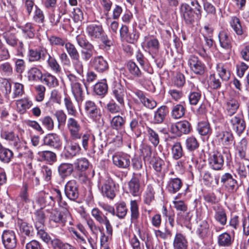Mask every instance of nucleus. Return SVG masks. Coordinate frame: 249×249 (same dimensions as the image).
<instances>
[{"instance_id": "obj_1", "label": "nucleus", "mask_w": 249, "mask_h": 249, "mask_svg": "<svg viewBox=\"0 0 249 249\" xmlns=\"http://www.w3.org/2000/svg\"><path fill=\"white\" fill-rule=\"evenodd\" d=\"M86 32L89 37L92 40L101 39L107 45H109L110 41L105 35L101 24L91 23L87 25Z\"/></svg>"}, {"instance_id": "obj_2", "label": "nucleus", "mask_w": 249, "mask_h": 249, "mask_svg": "<svg viewBox=\"0 0 249 249\" xmlns=\"http://www.w3.org/2000/svg\"><path fill=\"white\" fill-rule=\"evenodd\" d=\"M70 82L71 91L76 100L78 103H81L84 98L83 87L80 83V79L73 74L70 73L67 75Z\"/></svg>"}, {"instance_id": "obj_3", "label": "nucleus", "mask_w": 249, "mask_h": 249, "mask_svg": "<svg viewBox=\"0 0 249 249\" xmlns=\"http://www.w3.org/2000/svg\"><path fill=\"white\" fill-rule=\"evenodd\" d=\"M100 186L104 196L111 199L115 196V183L109 176L107 175L100 180Z\"/></svg>"}, {"instance_id": "obj_4", "label": "nucleus", "mask_w": 249, "mask_h": 249, "mask_svg": "<svg viewBox=\"0 0 249 249\" xmlns=\"http://www.w3.org/2000/svg\"><path fill=\"white\" fill-rule=\"evenodd\" d=\"M187 65L190 71L196 75H203L206 70L205 64L196 55H190L187 58Z\"/></svg>"}, {"instance_id": "obj_5", "label": "nucleus", "mask_w": 249, "mask_h": 249, "mask_svg": "<svg viewBox=\"0 0 249 249\" xmlns=\"http://www.w3.org/2000/svg\"><path fill=\"white\" fill-rule=\"evenodd\" d=\"M84 110L87 116L93 121L97 122L100 120L102 116L101 110L94 102L90 100L86 101Z\"/></svg>"}, {"instance_id": "obj_6", "label": "nucleus", "mask_w": 249, "mask_h": 249, "mask_svg": "<svg viewBox=\"0 0 249 249\" xmlns=\"http://www.w3.org/2000/svg\"><path fill=\"white\" fill-rule=\"evenodd\" d=\"M67 128L73 140L80 139L81 137V126L79 122L73 117L68 119L66 123Z\"/></svg>"}, {"instance_id": "obj_7", "label": "nucleus", "mask_w": 249, "mask_h": 249, "mask_svg": "<svg viewBox=\"0 0 249 249\" xmlns=\"http://www.w3.org/2000/svg\"><path fill=\"white\" fill-rule=\"evenodd\" d=\"M180 11L181 17L187 24H192L196 20L200 19L196 16L193 8L188 4H182L180 6Z\"/></svg>"}, {"instance_id": "obj_8", "label": "nucleus", "mask_w": 249, "mask_h": 249, "mask_svg": "<svg viewBox=\"0 0 249 249\" xmlns=\"http://www.w3.org/2000/svg\"><path fill=\"white\" fill-rule=\"evenodd\" d=\"M120 35L121 39L129 43H134L138 39L140 34L136 29H133L131 32H129L126 25H122L120 29Z\"/></svg>"}, {"instance_id": "obj_9", "label": "nucleus", "mask_w": 249, "mask_h": 249, "mask_svg": "<svg viewBox=\"0 0 249 249\" xmlns=\"http://www.w3.org/2000/svg\"><path fill=\"white\" fill-rule=\"evenodd\" d=\"M130 156L126 153H116L112 156L113 163L118 168L128 169L130 165Z\"/></svg>"}, {"instance_id": "obj_10", "label": "nucleus", "mask_w": 249, "mask_h": 249, "mask_svg": "<svg viewBox=\"0 0 249 249\" xmlns=\"http://www.w3.org/2000/svg\"><path fill=\"white\" fill-rule=\"evenodd\" d=\"M90 67L99 72H103L108 69L107 60L102 56H97L92 58L89 62Z\"/></svg>"}, {"instance_id": "obj_11", "label": "nucleus", "mask_w": 249, "mask_h": 249, "mask_svg": "<svg viewBox=\"0 0 249 249\" xmlns=\"http://www.w3.org/2000/svg\"><path fill=\"white\" fill-rule=\"evenodd\" d=\"M3 37L6 43L9 46L15 47L18 45V49L16 55L23 56V44L22 41H18L16 36L11 33H6L3 35Z\"/></svg>"}, {"instance_id": "obj_12", "label": "nucleus", "mask_w": 249, "mask_h": 249, "mask_svg": "<svg viewBox=\"0 0 249 249\" xmlns=\"http://www.w3.org/2000/svg\"><path fill=\"white\" fill-rule=\"evenodd\" d=\"M65 193L66 196L70 200H75L78 198V185L75 180H71L66 184Z\"/></svg>"}, {"instance_id": "obj_13", "label": "nucleus", "mask_w": 249, "mask_h": 249, "mask_svg": "<svg viewBox=\"0 0 249 249\" xmlns=\"http://www.w3.org/2000/svg\"><path fill=\"white\" fill-rule=\"evenodd\" d=\"M190 131V124L186 121L173 124L171 126V131L177 136H180L182 134H187Z\"/></svg>"}, {"instance_id": "obj_14", "label": "nucleus", "mask_w": 249, "mask_h": 249, "mask_svg": "<svg viewBox=\"0 0 249 249\" xmlns=\"http://www.w3.org/2000/svg\"><path fill=\"white\" fill-rule=\"evenodd\" d=\"M230 124L232 129L238 135H240L246 128L245 122L242 118L241 115L237 114L231 117L230 119Z\"/></svg>"}, {"instance_id": "obj_15", "label": "nucleus", "mask_w": 249, "mask_h": 249, "mask_svg": "<svg viewBox=\"0 0 249 249\" xmlns=\"http://www.w3.org/2000/svg\"><path fill=\"white\" fill-rule=\"evenodd\" d=\"M2 240L4 247L7 249H14L17 246L16 235L12 231H4L2 235Z\"/></svg>"}, {"instance_id": "obj_16", "label": "nucleus", "mask_w": 249, "mask_h": 249, "mask_svg": "<svg viewBox=\"0 0 249 249\" xmlns=\"http://www.w3.org/2000/svg\"><path fill=\"white\" fill-rule=\"evenodd\" d=\"M209 163L210 167L213 170H220L223 166L224 158L220 152H214L210 156Z\"/></svg>"}, {"instance_id": "obj_17", "label": "nucleus", "mask_w": 249, "mask_h": 249, "mask_svg": "<svg viewBox=\"0 0 249 249\" xmlns=\"http://www.w3.org/2000/svg\"><path fill=\"white\" fill-rule=\"evenodd\" d=\"M47 53V51L45 49L38 50L29 49L27 53V58L29 62L39 61L41 59L44 60Z\"/></svg>"}, {"instance_id": "obj_18", "label": "nucleus", "mask_w": 249, "mask_h": 249, "mask_svg": "<svg viewBox=\"0 0 249 249\" xmlns=\"http://www.w3.org/2000/svg\"><path fill=\"white\" fill-rule=\"evenodd\" d=\"M145 48L152 55L153 58H155V54L159 51L160 48V43L159 40L156 38L145 37Z\"/></svg>"}, {"instance_id": "obj_19", "label": "nucleus", "mask_w": 249, "mask_h": 249, "mask_svg": "<svg viewBox=\"0 0 249 249\" xmlns=\"http://www.w3.org/2000/svg\"><path fill=\"white\" fill-rule=\"evenodd\" d=\"M182 185L179 178H170L167 182L166 189L169 193L174 194L179 191Z\"/></svg>"}, {"instance_id": "obj_20", "label": "nucleus", "mask_w": 249, "mask_h": 249, "mask_svg": "<svg viewBox=\"0 0 249 249\" xmlns=\"http://www.w3.org/2000/svg\"><path fill=\"white\" fill-rule=\"evenodd\" d=\"M231 232L233 235L225 232L219 234L217 237V244L219 246L228 247L231 245L234 241V231Z\"/></svg>"}, {"instance_id": "obj_21", "label": "nucleus", "mask_w": 249, "mask_h": 249, "mask_svg": "<svg viewBox=\"0 0 249 249\" xmlns=\"http://www.w3.org/2000/svg\"><path fill=\"white\" fill-rule=\"evenodd\" d=\"M45 145L58 148L60 147L61 143L59 137L55 133H50L43 138Z\"/></svg>"}, {"instance_id": "obj_22", "label": "nucleus", "mask_w": 249, "mask_h": 249, "mask_svg": "<svg viewBox=\"0 0 249 249\" xmlns=\"http://www.w3.org/2000/svg\"><path fill=\"white\" fill-rule=\"evenodd\" d=\"M220 46L225 50H231L232 47L231 38L228 33L224 30L220 31L218 35Z\"/></svg>"}, {"instance_id": "obj_23", "label": "nucleus", "mask_w": 249, "mask_h": 249, "mask_svg": "<svg viewBox=\"0 0 249 249\" xmlns=\"http://www.w3.org/2000/svg\"><path fill=\"white\" fill-rule=\"evenodd\" d=\"M112 93L113 96L120 106H124L125 90L122 85L120 83L116 84L113 89Z\"/></svg>"}, {"instance_id": "obj_24", "label": "nucleus", "mask_w": 249, "mask_h": 249, "mask_svg": "<svg viewBox=\"0 0 249 249\" xmlns=\"http://www.w3.org/2000/svg\"><path fill=\"white\" fill-rule=\"evenodd\" d=\"M31 203L32 200L29 198V196L27 192V185L25 184L23 190L21 191L19 196L18 205L19 207H24L27 209Z\"/></svg>"}, {"instance_id": "obj_25", "label": "nucleus", "mask_w": 249, "mask_h": 249, "mask_svg": "<svg viewBox=\"0 0 249 249\" xmlns=\"http://www.w3.org/2000/svg\"><path fill=\"white\" fill-rule=\"evenodd\" d=\"M91 214L95 220L99 224L104 225L105 227L111 225L107 217L98 208H94L91 210Z\"/></svg>"}, {"instance_id": "obj_26", "label": "nucleus", "mask_w": 249, "mask_h": 249, "mask_svg": "<svg viewBox=\"0 0 249 249\" xmlns=\"http://www.w3.org/2000/svg\"><path fill=\"white\" fill-rule=\"evenodd\" d=\"M106 227V232H101L100 237V244L102 246H108L112 241L113 228L111 225H108Z\"/></svg>"}, {"instance_id": "obj_27", "label": "nucleus", "mask_w": 249, "mask_h": 249, "mask_svg": "<svg viewBox=\"0 0 249 249\" xmlns=\"http://www.w3.org/2000/svg\"><path fill=\"white\" fill-rule=\"evenodd\" d=\"M174 249H187L188 242L185 236L180 233L176 234L173 241Z\"/></svg>"}, {"instance_id": "obj_28", "label": "nucleus", "mask_w": 249, "mask_h": 249, "mask_svg": "<svg viewBox=\"0 0 249 249\" xmlns=\"http://www.w3.org/2000/svg\"><path fill=\"white\" fill-rule=\"evenodd\" d=\"M65 214H62L60 212L53 211L51 213L50 220L56 223L64 225L66 222L67 217L69 216V213L68 211L67 207H66V209H65Z\"/></svg>"}, {"instance_id": "obj_29", "label": "nucleus", "mask_w": 249, "mask_h": 249, "mask_svg": "<svg viewBox=\"0 0 249 249\" xmlns=\"http://www.w3.org/2000/svg\"><path fill=\"white\" fill-rule=\"evenodd\" d=\"M16 109L21 114L25 113L27 109L30 108L32 105V102L28 98H23L16 101Z\"/></svg>"}, {"instance_id": "obj_30", "label": "nucleus", "mask_w": 249, "mask_h": 249, "mask_svg": "<svg viewBox=\"0 0 249 249\" xmlns=\"http://www.w3.org/2000/svg\"><path fill=\"white\" fill-rule=\"evenodd\" d=\"M168 112V107L166 106H161L159 107L154 113L153 122L158 124L162 123Z\"/></svg>"}, {"instance_id": "obj_31", "label": "nucleus", "mask_w": 249, "mask_h": 249, "mask_svg": "<svg viewBox=\"0 0 249 249\" xmlns=\"http://www.w3.org/2000/svg\"><path fill=\"white\" fill-rule=\"evenodd\" d=\"M47 54L48 56L46 60L48 67L55 73L60 74L62 72V69L56 58L48 53Z\"/></svg>"}, {"instance_id": "obj_32", "label": "nucleus", "mask_w": 249, "mask_h": 249, "mask_svg": "<svg viewBox=\"0 0 249 249\" xmlns=\"http://www.w3.org/2000/svg\"><path fill=\"white\" fill-rule=\"evenodd\" d=\"M240 106L239 101L235 98L229 99L226 104L225 108L227 114L231 116L236 113Z\"/></svg>"}, {"instance_id": "obj_33", "label": "nucleus", "mask_w": 249, "mask_h": 249, "mask_svg": "<svg viewBox=\"0 0 249 249\" xmlns=\"http://www.w3.org/2000/svg\"><path fill=\"white\" fill-rule=\"evenodd\" d=\"M217 137L222 144L227 146L231 144L233 139L232 133L229 131H222L217 135Z\"/></svg>"}, {"instance_id": "obj_34", "label": "nucleus", "mask_w": 249, "mask_h": 249, "mask_svg": "<svg viewBox=\"0 0 249 249\" xmlns=\"http://www.w3.org/2000/svg\"><path fill=\"white\" fill-rule=\"evenodd\" d=\"M125 124V118L120 115H116L112 118L110 121L111 127L115 130L122 129Z\"/></svg>"}, {"instance_id": "obj_35", "label": "nucleus", "mask_w": 249, "mask_h": 249, "mask_svg": "<svg viewBox=\"0 0 249 249\" xmlns=\"http://www.w3.org/2000/svg\"><path fill=\"white\" fill-rule=\"evenodd\" d=\"M45 218L44 211L42 209L35 212L34 219L36 229L44 228Z\"/></svg>"}, {"instance_id": "obj_36", "label": "nucleus", "mask_w": 249, "mask_h": 249, "mask_svg": "<svg viewBox=\"0 0 249 249\" xmlns=\"http://www.w3.org/2000/svg\"><path fill=\"white\" fill-rule=\"evenodd\" d=\"M1 137L9 141L11 144H13L15 147H17L19 142L18 137L15 135L12 131H3L1 133Z\"/></svg>"}, {"instance_id": "obj_37", "label": "nucleus", "mask_w": 249, "mask_h": 249, "mask_svg": "<svg viewBox=\"0 0 249 249\" xmlns=\"http://www.w3.org/2000/svg\"><path fill=\"white\" fill-rule=\"evenodd\" d=\"M73 166L72 164L69 163H61L58 168L59 175L62 178L70 176L72 172Z\"/></svg>"}, {"instance_id": "obj_38", "label": "nucleus", "mask_w": 249, "mask_h": 249, "mask_svg": "<svg viewBox=\"0 0 249 249\" xmlns=\"http://www.w3.org/2000/svg\"><path fill=\"white\" fill-rule=\"evenodd\" d=\"M129 190L133 196H138L140 193L139 179L137 177H133L128 183Z\"/></svg>"}, {"instance_id": "obj_39", "label": "nucleus", "mask_w": 249, "mask_h": 249, "mask_svg": "<svg viewBox=\"0 0 249 249\" xmlns=\"http://www.w3.org/2000/svg\"><path fill=\"white\" fill-rule=\"evenodd\" d=\"M230 24L237 35L241 36L243 34L244 31L240 20L237 17L235 16L231 17Z\"/></svg>"}, {"instance_id": "obj_40", "label": "nucleus", "mask_w": 249, "mask_h": 249, "mask_svg": "<svg viewBox=\"0 0 249 249\" xmlns=\"http://www.w3.org/2000/svg\"><path fill=\"white\" fill-rule=\"evenodd\" d=\"M33 157L32 151L29 149H27L24 152L19 153L17 156V158L20 160L22 164L26 163L29 165L31 164Z\"/></svg>"}, {"instance_id": "obj_41", "label": "nucleus", "mask_w": 249, "mask_h": 249, "mask_svg": "<svg viewBox=\"0 0 249 249\" xmlns=\"http://www.w3.org/2000/svg\"><path fill=\"white\" fill-rule=\"evenodd\" d=\"M37 155L41 158V160L48 162H53L56 160L55 154L51 151H39Z\"/></svg>"}, {"instance_id": "obj_42", "label": "nucleus", "mask_w": 249, "mask_h": 249, "mask_svg": "<svg viewBox=\"0 0 249 249\" xmlns=\"http://www.w3.org/2000/svg\"><path fill=\"white\" fill-rule=\"evenodd\" d=\"M146 131L149 141L154 146H157L160 142L158 133L149 127H146Z\"/></svg>"}, {"instance_id": "obj_43", "label": "nucleus", "mask_w": 249, "mask_h": 249, "mask_svg": "<svg viewBox=\"0 0 249 249\" xmlns=\"http://www.w3.org/2000/svg\"><path fill=\"white\" fill-rule=\"evenodd\" d=\"M64 102L68 114L72 116H76L77 112L70 98L65 97Z\"/></svg>"}, {"instance_id": "obj_44", "label": "nucleus", "mask_w": 249, "mask_h": 249, "mask_svg": "<svg viewBox=\"0 0 249 249\" xmlns=\"http://www.w3.org/2000/svg\"><path fill=\"white\" fill-rule=\"evenodd\" d=\"M64 46L67 52L68 53L71 60L74 58L77 59L78 57L80 56L79 53L76 48L71 42H66Z\"/></svg>"}, {"instance_id": "obj_45", "label": "nucleus", "mask_w": 249, "mask_h": 249, "mask_svg": "<svg viewBox=\"0 0 249 249\" xmlns=\"http://www.w3.org/2000/svg\"><path fill=\"white\" fill-rule=\"evenodd\" d=\"M154 195L155 191L153 187L150 185H148L143 195L144 202L147 205H150L154 200Z\"/></svg>"}, {"instance_id": "obj_46", "label": "nucleus", "mask_w": 249, "mask_h": 249, "mask_svg": "<svg viewBox=\"0 0 249 249\" xmlns=\"http://www.w3.org/2000/svg\"><path fill=\"white\" fill-rule=\"evenodd\" d=\"M172 154L174 159L178 160L183 155V151L180 142H176L172 148Z\"/></svg>"}, {"instance_id": "obj_47", "label": "nucleus", "mask_w": 249, "mask_h": 249, "mask_svg": "<svg viewBox=\"0 0 249 249\" xmlns=\"http://www.w3.org/2000/svg\"><path fill=\"white\" fill-rule=\"evenodd\" d=\"M18 224L19 225V231L22 234L29 236L33 233V227L27 223L21 220H18Z\"/></svg>"}, {"instance_id": "obj_48", "label": "nucleus", "mask_w": 249, "mask_h": 249, "mask_svg": "<svg viewBox=\"0 0 249 249\" xmlns=\"http://www.w3.org/2000/svg\"><path fill=\"white\" fill-rule=\"evenodd\" d=\"M28 79L30 81H37L39 80L42 76L41 71L36 67H32L27 73Z\"/></svg>"}, {"instance_id": "obj_49", "label": "nucleus", "mask_w": 249, "mask_h": 249, "mask_svg": "<svg viewBox=\"0 0 249 249\" xmlns=\"http://www.w3.org/2000/svg\"><path fill=\"white\" fill-rule=\"evenodd\" d=\"M185 107L183 105L177 104L173 107L172 111V116L175 119H179L185 114Z\"/></svg>"}, {"instance_id": "obj_50", "label": "nucleus", "mask_w": 249, "mask_h": 249, "mask_svg": "<svg viewBox=\"0 0 249 249\" xmlns=\"http://www.w3.org/2000/svg\"><path fill=\"white\" fill-rule=\"evenodd\" d=\"M197 130L200 135L204 136L211 134L212 132L210 124L207 121L199 122Z\"/></svg>"}, {"instance_id": "obj_51", "label": "nucleus", "mask_w": 249, "mask_h": 249, "mask_svg": "<svg viewBox=\"0 0 249 249\" xmlns=\"http://www.w3.org/2000/svg\"><path fill=\"white\" fill-rule=\"evenodd\" d=\"M234 168L241 178H244L246 177L248 169L243 162H236L234 165Z\"/></svg>"}, {"instance_id": "obj_52", "label": "nucleus", "mask_w": 249, "mask_h": 249, "mask_svg": "<svg viewBox=\"0 0 249 249\" xmlns=\"http://www.w3.org/2000/svg\"><path fill=\"white\" fill-rule=\"evenodd\" d=\"M107 91V85L106 82L97 83L94 87V92L98 95H105Z\"/></svg>"}, {"instance_id": "obj_53", "label": "nucleus", "mask_w": 249, "mask_h": 249, "mask_svg": "<svg viewBox=\"0 0 249 249\" xmlns=\"http://www.w3.org/2000/svg\"><path fill=\"white\" fill-rule=\"evenodd\" d=\"M185 145L188 150L193 151L199 147V143L195 137L190 136L186 139Z\"/></svg>"}, {"instance_id": "obj_54", "label": "nucleus", "mask_w": 249, "mask_h": 249, "mask_svg": "<svg viewBox=\"0 0 249 249\" xmlns=\"http://www.w3.org/2000/svg\"><path fill=\"white\" fill-rule=\"evenodd\" d=\"M127 69L129 72L134 77H141L142 76V73L137 65L133 62L129 61L127 65Z\"/></svg>"}, {"instance_id": "obj_55", "label": "nucleus", "mask_w": 249, "mask_h": 249, "mask_svg": "<svg viewBox=\"0 0 249 249\" xmlns=\"http://www.w3.org/2000/svg\"><path fill=\"white\" fill-rule=\"evenodd\" d=\"M43 81L48 86L51 88L55 87L58 85L57 78L50 73H48L44 74Z\"/></svg>"}, {"instance_id": "obj_56", "label": "nucleus", "mask_w": 249, "mask_h": 249, "mask_svg": "<svg viewBox=\"0 0 249 249\" xmlns=\"http://www.w3.org/2000/svg\"><path fill=\"white\" fill-rule=\"evenodd\" d=\"M215 219L221 225L224 226L227 223V215L225 210L219 209L216 211L214 214Z\"/></svg>"}, {"instance_id": "obj_57", "label": "nucleus", "mask_w": 249, "mask_h": 249, "mask_svg": "<svg viewBox=\"0 0 249 249\" xmlns=\"http://www.w3.org/2000/svg\"><path fill=\"white\" fill-rule=\"evenodd\" d=\"M0 89L5 94V97L9 99V94L11 91V85L6 79H2L0 80Z\"/></svg>"}, {"instance_id": "obj_58", "label": "nucleus", "mask_w": 249, "mask_h": 249, "mask_svg": "<svg viewBox=\"0 0 249 249\" xmlns=\"http://www.w3.org/2000/svg\"><path fill=\"white\" fill-rule=\"evenodd\" d=\"M51 193L54 197L56 201L58 202L60 207L66 209L67 204L65 202L62 201V197L61 191L56 188H53L51 190Z\"/></svg>"}, {"instance_id": "obj_59", "label": "nucleus", "mask_w": 249, "mask_h": 249, "mask_svg": "<svg viewBox=\"0 0 249 249\" xmlns=\"http://www.w3.org/2000/svg\"><path fill=\"white\" fill-rule=\"evenodd\" d=\"M44 15L43 11L37 6L33 13V20L37 23H43L44 21Z\"/></svg>"}, {"instance_id": "obj_60", "label": "nucleus", "mask_w": 249, "mask_h": 249, "mask_svg": "<svg viewBox=\"0 0 249 249\" xmlns=\"http://www.w3.org/2000/svg\"><path fill=\"white\" fill-rule=\"evenodd\" d=\"M51 243L54 249H75L74 247L69 244L63 243L58 239L52 240Z\"/></svg>"}, {"instance_id": "obj_61", "label": "nucleus", "mask_w": 249, "mask_h": 249, "mask_svg": "<svg viewBox=\"0 0 249 249\" xmlns=\"http://www.w3.org/2000/svg\"><path fill=\"white\" fill-rule=\"evenodd\" d=\"M127 210L124 202L117 204L115 210V215L120 219L123 218L126 214Z\"/></svg>"}, {"instance_id": "obj_62", "label": "nucleus", "mask_w": 249, "mask_h": 249, "mask_svg": "<svg viewBox=\"0 0 249 249\" xmlns=\"http://www.w3.org/2000/svg\"><path fill=\"white\" fill-rule=\"evenodd\" d=\"M22 32L25 37L32 38L35 36V30L31 23H27L23 27Z\"/></svg>"}, {"instance_id": "obj_63", "label": "nucleus", "mask_w": 249, "mask_h": 249, "mask_svg": "<svg viewBox=\"0 0 249 249\" xmlns=\"http://www.w3.org/2000/svg\"><path fill=\"white\" fill-rule=\"evenodd\" d=\"M75 167L79 170L84 171L86 170L89 166L88 160L85 158L78 159L74 162Z\"/></svg>"}, {"instance_id": "obj_64", "label": "nucleus", "mask_w": 249, "mask_h": 249, "mask_svg": "<svg viewBox=\"0 0 249 249\" xmlns=\"http://www.w3.org/2000/svg\"><path fill=\"white\" fill-rule=\"evenodd\" d=\"M13 154L12 151L8 148H4L0 152V160L3 162L8 163L12 158Z\"/></svg>"}]
</instances>
